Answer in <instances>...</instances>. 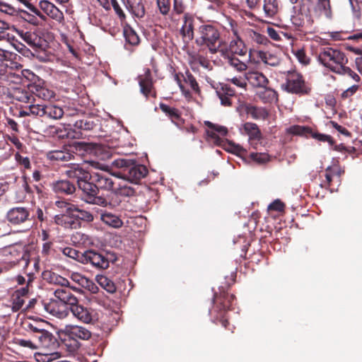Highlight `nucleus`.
Listing matches in <instances>:
<instances>
[{
  "instance_id": "f257e3e1",
  "label": "nucleus",
  "mask_w": 362,
  "mask_h": 362,
  "mask_svg": "<svg viewBox=\"0 0 362 362\" xmlns=\"http://www.w3.org/2000/svg\"><path fill=\"white\" fill-rule=\"evenodd\" d=\"M195 43L202 49H208L211 54H216L222 45L218 30L212 25H201L197 33Z\"/></svg>"
},
{
  "instance_id": "f03ea898",
  "label": "nucleus",
  "mask_w": 362,
  "mask_h": 362,
  "mask_svg": "<svg viewBox=\"0 0 362 362\" xmlns=\"http://www.w3.org/2000/svg\"><path fill=\"white\" fill-rule=\"evenodd\" d=\"M318 60L325 67L337 74L344 70L348 62L344 52L332 47L322 48L318 54Z\"/></svg>"
},
{
  "instance_id": "7ed1b4c3",
  "label": "nucleus",
  "mask_w": 362,
  "mask_h": 362,
  "mask_svg": "<svg viewBox=\"0 0 362 362\" xmlns=\"http://www.w3.org/2000/svg\"><path fill=\"white\" fill-rule=\"evenodd\" d=\"M83 192L82 199L88 204H95L100 206H110L115 207L119 205L121 201L116 197L112 198L110 202L102 196H98L99 189L95 183L89 182L87 180L80 182L78 185Z\"/></svg>"
},
{
  "instance_id": "20e7f679",
  "label": "nucleus",
  "mask_w": 362,
  "mask_h": 362,
  "mask_svg": "<svg viewBox=\"0 0 362 362\" xmlns=\"http://www.w3.org/2000/svg\"><path fill=\"white\" fill-rule=\"evenodd\" d=\"M62 340L71 351L78 348V339L88 340L91 337V332L86 328L73 325H66L59 331Z\"/></svg>"
},
{
  "instance_id": "39448f33",
  "label": "nucleus",
  "mask_w": 362,
  "mask_h": 362,
  "mask_svg": "<svg viewBox=\"0 0 362 362\" xmlns=\"http://www.w3.org/2000/svg\"><path fill=\"white\" fill-rule=\"evenodd\" d=\"M230 32L233 37L227 45L224 46L221 45L218 52H220L222 57L245 56L247 54V49L244 41L239 35L237 25L234 21H230Z\"/></svg>"
},
{
  "instance_id": "423d86ee",
  "label": "nucleus",
  "mask_w": 362,
  "mask_h": 362,
  "mask_svg": "<svg viewBox=\"0 0 362 362\" xmlns=\"http://www.w3.org/2000/svg\"><path fill=\"white\" fill-rule=\"evenodd\" d=\"M300 11L307 12L312 17L328 20L333 17L329 0H300Z\"/></svg>"
},
{
  "instance_id": "0eeeda50",
  "label": "nucleus",
  "mask_w": 362,
  "mask_h": 362,
  "mask_svg": "<svg viewBox=\"0 0 362 362\" xmlns=\"http://www.w3.org/2000/svg\"><path fill=\"white\" fill-rule=\"evenodd\" d=\"M282 87L288 93L299 95L308 94L310 90L302 75L296 71L287 72L286 83Z\"/></svg>"
},
{
  "instance_id": "6e6552de",
  "label": "nucleus",
  "mask_w": 362,
  "mask_h": 362,
  "mask_svg": "<svg viewBox=\"0 0 362 362\" xmlns=\"http://www.w3.org/2000/svg\"><path fill=\"white\" fill-rule=\"evenodd\" d=\"M82 264H90L97 269H105L108 268L110 262H115L116 258L113 255L108 254L107 256L94 250H86L83 252V257H81Z\"/></svg>"
},
{
  "instance_id": "1a4fd4ad",
  "label": "nucleus",
  "mask_w": 362,
  "mask_h": 362,
  "mask_svg": "<svg viewBox=\"0 0 362 362\" xmlns=\"http://www.w3.org/2000/svg\"><path fill=\"white\" fill-rule=\"evenodd\" d=\"M74 147L76 151L91 154L101 160H106L112 157L110 148L93 143L76 142Z\"/></svg>"
},
{
  "instance_id": "9d476101",
  "label": "nucleus",
  "mask_w": 362,
  "mask_h": 362,
  "mask_svg": "<svg viewBox=\"0 0 362 362\" xmlns=\"http://www.w3.org/2000/svg\"><path fill=\"white\" fill-rule=\"evenodd\" d=\"M249 59L255 64L263 63L270 66H277L280 64V57L275 53L256 49L249 50Z\"/></svg>"
},
{
  "instance_id": "9b49d317",
  "label": "nucleus",
  "mask_w": 362,
  "mask_h": 362,
  "mask_svg": "<svg viewBox=\"0 0 362 362\" xmlns=\"http://www.w3.org/2000/svg\"><path fill=\"white\" fill-rule=\"evenodd\" d=\"M6 259L13 265L18 264L21 267H25L28 265L29 254L21 245L10 247L7 250Z\"/></svg>"
},
{
  "instance_id": "f8f14e48",
  "label": "nucleus",
  "mask_w": 362,
  "mask_h": 362,
  "mask_svg": "<svg viewBox=\"0 0 362 362\" xmlns=\"http://www.w3.org/2000/svg\"><path fill=\"white\" fill-rule=\"evenodd\" d=\"M117 174H109L107 172H93L90 175L93 182L95 183L98 189L114 192L117 185Z\"/></svg>"
},
{
  "instance_id": "ddd939ff",
  "label": "nucleus",
  "mask_w": 362,
  "mask_h": 362,
  "mask_svg": "<svg viewBox=\"0 0 362 362\" xmlns=\"http://www.w3.org/2000/svg\"><path fill=\"white\" fill-rule=\"evenodd\" d=\"M34 277L33 275H28V281H27V287H22L20 289L16 290L11 296V303H12V310L14 312L18 311L21 309L23 308V305L25 303V300L27 298V294L28 293L29 287L33 283ZM33 302L30 301V304L26 306L25 309H28L31 307V303Z\"/></svg>"
},
{
  "instance_id": "4468645a",
  "label": "nucleus",
  "mask_w": 362,
  "mask_h": 362,
  "mask_svg": "<svg viewBox=\"0 0 362 362\" xmlns=\"http://www.w3.org/2000/svg\"><path fill=\"white\" fill-rule=\"evenodd\" d=\"M148 173L147 168L143 165H136L132 163L125 174H120L116 176L127 180L131 182L137 183L141 178L144 177Z\"/></svg>"
},
{
  "instance_id": "2eb2a0df",
  "label": "nucleus",
  "mask_w": 362,
  "mask_h": 362,
  "mask_svg": "<svg viewBox=\"0 0 362 362\" xmlns=\"http://www.w3.org/2000/svg\"><path fill=\"white\" fill-rule=\"evenodd\" d=\"M70 310L74 317L84 323H92L98 318L97 314L93 310L88 309L78 305V303L73 305Z\"/></svg>"
},
{
  "instance_id": "dca6fc26",
  "label": "nucleus",
  "mask_w": 362,
  "mask_h": 362,
  "mask_svg": "<svg viewBox=\"0 0 362 362\" xmlns=\"http://www.w3.org/2000/svg\"><path fill=\"white\" fill-rule=\"evenodd\" d=\"M45 309L47 313L59 319L65 318L69 313L68 306L57 300H51L49 303L45 304Z\"/></svg>"
},
{
  "instance_id": "f3484780",
  "label": "nucleus",
  "mask_w": 362,
  "mask_h": 362,
  "mask_svg": "<svg viewBox=\"0 0 362 362\" xmlns=\"http://www.w3.org/2000/svg\"><path fill=\"white\" fill-rule=\"evenodd\" d=\"M12 31L17 33L21 38L33 48H40L42 45V40L35 33L24 31L13 26Z\"/></svg>"
},
{
  "instance_id": "a211bd4d",
  "label": "nucleus",
  "mask_w": 362,
  "mask_h": 362,
  "mask_svg": "<svg viewBox=\"0 0 362 362\" xmlns=\"http://www.w3.org/2000/svg\"><path fill=\"white\" fill-rule=\"evenodd\" d=\"M30 213L25 207H15L10 209L7 213L8 221L15 225L24 223L28 220Z\"/></svg>"
},
{
  "instance_id": "6ab92c4d",
  "label": "nucleus",
  "mask_w": 362,
  "mask_h": 362,
  "mask_svg": "<svg viewBox=\"0 0 362 362\" xmlns=\"http://www.w3.org/2000/svg\"><path fill=\"white\" fill-rule=\"evenodd\" d=\"M40 8L51 18L62 23L64 20V14L54 4L47 0H42L40 1Z\"/></svg>"
},
{
  "instance_id": "aec40b11",
  "label": "nucleus",
  "mask_w": 362,
  "mask_h": 362,
  "mask_svg": "<svg viewBox=\"0 0 362 362\" xmlns=\"http://www.w3.org/2000/svg\"><path fill=\"white\" fill-rule=\"evenodd\" d=\"M69 286H62L57 288L54 295L58 301L64 303L66 305L71 307L78 303L76 297L71 292Z\"/></svg>"
},
{
  "instance_id": "412c9836",
  "label": "nucleus",
  "mask_w": 362,
  "mask_h": 362,
  "mask_svg": "<svg viewBox=\"0 0 362 362\" xmlns=\"http://www.w3.org/2000/svg\"><path fill=\"white\" fill-rule=\"evenodd\" d=\"M205 124L209 127L206 130L207 135L213 139L217 145H220L222 142L221 136H225L228 134L227 128L211 122H206Z\"/></svg>"
},
{
  "instance_id": "4be33fe9",
  "label": "nucleus",
  "mask_w": 362,
  "mask_h": 362,
  "mask_svg": "<svg viewBox=\"0 0 362 362\" xmlns=\"http://www.w3.org/2000/svg\"><path fill=\"white\" fill-rule=\"evenodd\" d=\"M66 175L73 180H76L78 186L80 182L88 180L90 175L86 170L78 164H74L65 171Z\"/></svg>"
},
{
  "instance_id": "5701e85b",
  "label": "nucleus",
  "mask_w": 362,
  "mask_h": 362,
  "mask_svg": "<svg viewBox=\"0 0 362 362\" xmlns=\"http://www.w3.org/2000/svg\"><path fill=\"white\" fill-rule=\"evenodd\" d=\"M246 78L253 87L265 88L269 83L268 78L262 72L255 70L246 71Z\"/></svg>"
},
{
  "instance_id": "b1692460",
  "label": "nucleus",
  "mask_w": 362,
  "mask_h": 362,
  "mask_svg": "<svg viewBox=\"0 0 362 362\" xmlns=\"http://www.w3.org/2000/svg\"><path fill=\"white\" fill-rule=\"evenodd\" d=\"M195 18L189 13H185L183 17V24L180 29V33L183 38L188 41L194 38V25Z\"/></svg>"
},
{
  "instance_id": "393cba45",
  "label": "nucleus",
  "mask_w": 362,
  "mask_h": 362,
  "mask_svg": "<svg viewBox=\"0 0 362 362\" xmlns=\"http://www.w3.org/2000/svg\"><path fill=\"white\" fill-rule=\"evenodd\" d=\"M138 78L141 93L148 96L151 93L153 86L151 70L149 69H144V74L139 75Z\"/></svg>"
},
{
  "instance_id": "a878e982",
  "label": "nucleus",
  "mask_w": 362,
  "mask_h": 362,
  "mask_svg": "<svg viewBox=\"0 0 362 362\" xmlns=\"http://www.w3.org/2000/svg\"><path fill=\"white\" fill-rule=\"evenodd\" d=\"M52 188L57 194H72L76 191L75 185L66 180H61L52 182Z\"/></svg>"
},
{
  "instance_id": "bb28decb",
  "label": "nucleus",
  "mask_w": 362,
  "mask_h": 362,
  "mask_svg": "<svg viewBox=\"0 0 362 362\" xmlns=\"http://www.w3.org/2000/svg\"><path fill=\"white\" fill-rule=\"evenodd\" d=\"M29 89L33 94L45 100H50L54 95L52 90L40 83L31 85Z\"/></svg>"
},
{
  "instance_id": "cd10ccee",
  "label": "nucleus",
  "mask_w": 362,
  "mask_h": 362,
  "mask_svg": "<svg viewBox=\"0 0 362 362\" xmlns=\"http://www.w3.org/2000/svg\"><path fill=\"white\" fill-rule=\"evenodd\" d=\"M127 9L137 18H141L145 15V8L142 0H126Z\"/></svg>"
},
{
  "instance_id": "c85d7f7f",
  "label": "nucleus",
  "mask_w": 362,
  "mask_h": 362,
  "mask_svg": "<svg viewBox=\"0 0 362 362\" xmlns=\"http://www.w3.org/2000/svg\"><path fill=\"white\" fill-rule=\"evenodd\" d=\"M242 134H246L250 140H259L261 138V132L258 126L252 122H245L240 128Z\"/></svg>"
},
{
  "instance_id": "c756f323",
  "label": "nucleus",
  "mask_w": 362,
  "mask_h": 362,
  "mask_svg": "<svg viewBox=\"0 0 362 362\" xmlns=\"http://www.w3.org/2000/svg\"><path fill=\"white\" fill-rule=\"evenodd\" d=\"M216 94L222 105H231V98L235 95V91L231 88L228 87L227 85L222 86L220 88H217Z\"/></svg>"
},
{
  "instance_id": "7c9ffc66",
  "label": "nucleus",
  "mask_w": 362,
  "mask_h": 362,
  "mask_svg": "<svg viewBox=\"0 0 362 362\" xmlns=\"http://www.w3.org/2000/svg\"><path fill=\"white\" fill-rule=\"evenodd\" d=\"M9 30H0V41H6L9 42L18 52L24 53L25 47L22 43L19 42L15 36L8 31Z\"/></svg>"
},
{
  "instance_id": "2f4dec72",
  "label": "nucleus",
  "mask_w": 362,
  "mask_h": 362,
  "mask_svg": "<svg viewBox=\"0 0 362 362\" xmlns=\"http://www.w3.org/2000/svg\"><path fill=\"white\" fill-rule=\"evenodd\" d=\"M43 278L51 284L59 286L60 287L69 286V281L67 279L54 272H45L43 274Z\"/></svg>"
},
{
  "instance_id": "473e14b6",
  "label": "nucleus",
  "mask_w": 362,
  "mask_h": 362,
  "mask_svg": "<svg viewBox=\"0 0 362 362\" xmlns=\"http://www.w3.org/2000/svg\"><path fill=\"white\" fill-rule=\"evenodd\" d=\"M261 88L256 95L263 103H272L278 100L277 93L274 89L267 88V86Z\"/></svg>"
},
{
  "instance_id": "72a5a7b5",
  "label": "nucleus",
  "mask_w": 362,
  "mask_h": 362,
  "mask_svg": "<svg viewBox=\"0 0 362 362\" xmlns=\"http://www.w3.org/2000/svg\"><path fill=\"white\" fill-rule=\"evenodd\" d=\"M12 97L20 102L28 103L30 101L32 94L25 87L18 86L13 88L11 92Z\"/></svg>"
},
{
  "instance_id": "f704fd0d",
  "label": "nucleus",
  "mask_w": 362,
  "mask_h": 362,
  "mask_svg": "<svg viewBox=\"0 0 362 362\" xmlns=\"http://www.w3.org/2000/svg\"><path fill=\"white\" fill-rule=\"evenodd\" d=\"M262 8L266 17L272 18L279 10L278 0H263Z\"/></svg>"
},
{
  "instance_id": "c9c22d12",
  "label": "nucleus",
  "mask_w": 362,
  "mask_h": 362,
  "mask_svg": "<svg viewBox=\"0 0 362 362\" xmlns=\"http://www.w3.org/2000/svg\"><path fill=\"white\" fill-rule=\"evenodd\" d=\"M246 112L247 115H250L254 119L257 120H264L269 115L267 109L254 105L247 106Z\"/></svg>"
},
{
  "instance_id": "e433bc0d",
  "label": "nucleus",
  "mask_w": 362,
  "mask_h": 362,
  "mask_svg": "<svg viewBox=\"0 0 362 362\" xmlns=\"http://www.w3.org/2000/svg\"><path fill=\"white\" fill-rule=\"evenodd\" d=\"M189 63L192 70L196 71L199 69V66H202L204 69H209L211 64L204 57L199 54L190 55Z\"/></svg>"
},
{
  "instance_id": "4c0bfd02",
  "label": "nucleus",
  "mask_w": 362,
  "mask_h": 362,
  "mask_svg": "<svg viewBox=\"0 0 362 362\" xmlns=\"http://www.w3.org/2000/svg\"><path fill=\"white\" fill-rule=\"evenodd\" d=\"M223 57L226 60V63L236 71L241 73L247 71V65L235 56Z\"/></svg>"
},
{
  "instance_id": "58836bf2",
  "label": "nucleus",
  "mask_w": 362,
  "mask_h": 362,
  "mask_svg": "<svg viewBox=\"0 0 362 362\" xmlns=\"http://www.w3.org/2000/svg\"><path fill=\"white\" fill-rule=\"evenodd\" d=\"M72 155L66 150H54L47 153V158L51 160L68 161L71 158Z\"/></svg>"
},
{
  "instance_id": "ea45409f",
  "label": "nucleus",
  "mask_w": 362,
  "mask_h": 362,
  "mask_svg": "<svg viewBox=\"0 0 362 362\" xmlns=\"http://www.w3.org/2000/svg\"><path fill=\"white\" fill-rule=\"evenodd\" d=\"M44 132L49 136H57L59 139L68 137V133L64 127L49 125L45 129Z\"/></svg>"
},
{
  "instance_id": "a19ab883",
  "label": "nucleus",
  "mask_w": 362,
  "mask_h": 362,
  "mask_svg": "<svg viewBox=\"0 0 362 362\" xmlns=\"http://www.w3.org/2000/svg\"><path fill=\"white\" fill-rule=\"evenodd\" d=\"M100 219L105 224L113 228H119L122 226V220L117 216L111 213L102 214Z\"/></svg>"
},
{
  "instance_id": "79ce46f5",
  "label": "nucleus",
  "mask_w": 362,
  "mask_h": 362,
  "mask_svg": "<svg viewBox=\"0 0 362 362\" xmlns=\"http://www.w3.org/2000/svg\"><path fill=\"white\" fill-rule=\"evenodd\" d=\"M45 115L53 119H60L64 115V110L57 105H45Z\"/></svg>"
},
{
  "instance_id": "37998d69",
  "label": "nucleus",
  "mask_w": 362,
  "mask_h": 362,
  "mask_svg": "<svg viewBox=\"0 0 362 362\" xmlns=\"http://www.w3.org/2000/svg\"><path fill=\"white\" fill-rule=\"evenodd\" d=\"M113 192L115 196L119 195L130 197L135 194V189L126 184L122 185L120 183H117Z\"/></svg>"
},
{
  "instance_id": "c03bdc74",
  "label": "nucleus",
  "mask_w": 362,
  "mask_h": 362,
  "mask_svg": "<svg viewBox=\"0 0 362 362\" xmlns=\"http://www.w3.org/2000/svg\"><path fill=\"white\" fill-rule=\"evenodd\" d=\"M160 108L166 115L170 118L173 122H175V120H178L180 118V112L173 107H170L164 103H160Z\"/></svg>"
},
{
  "instance_id": "a18cd8bd",
  "label": "nucleus",
  "mask_w": 362,
  "mask_h": 362,
  "mask_svg": "<svg viewBox=\"0 0 362 362\" xmlns=\"http://www.w3.org/2000/svg\"><path fill=\"white\" fill-rule=\"evenodd\" d=\"M96 281L98 284L109 293H114L116 290L114 283L107 276L103 275H97Z\"/></svg>"
},
{
  "instance_id": "49530a36",
  "label": "nucleus",
  "mask_w": 362,
  "mask_h": 362,
  "mask_svg": "<svg viewBox=\"0 0 362 362\" xmlns=\"http://www.w3.org/2000/svg\"><path fill=\"white\" fill-rule=\"evenodd\" d=\"M60 357V354L57 351L47 352L42 351L35 354V358L37 362H51Z\"/></svg>"
},
{
  "instance_id": "de8ad7c7",
  "label": "nucleus",
  "mask_w": 362,
  "mask_h": 362,
  "mask_svg": "<svg viewBox=\"0 0 362 362\" xmlns=\"http://www.w3.org/2000/svg\"><path fill=\"white\" fill-rule=\"evenodd\" d=\"M41 345L44 347H48L51 344H54L55 339L48 331L43 329L38 335H36Z\"/></svg>"
},
{
  "instance_id": "09e8293b",
  "label": "nucleus",
  "mask_w": 362,
  "mask_h": 362,
  "mask_svg": "<svg viewBox=\"0 0 362 362\" xmlns=\"http://www.w3.org/2000/svg\"><path fill=\"white\" fill-rule=\"evenodd\" d=\"M124 35L126 41L130 45H136L139 43V37L138 35L131 28H124Z\"/></svg>"
},
{
  "instance_id": "8fccbe9b",
  "label": "nucleus",
  "mask_w": 362,
  "mask_h": 362,
  "mask_svg": "<svg viewBox=\"0 0 362 362\" xmlns=\"http://www.w3.org/2000/svg\"><path fill=\"white\" fill-rule=\"evenodd\" d=\"M132 162V160L118 158L112 162V165L115 168H121L122 170V172L118 173L117 174H120L122 175L123 174H125V173L127 172V169L129 168Z\"/></svg>"
},
{
  "instance_id": "3c124183",
  "label": "nucleus",
  "mask_w": 362,
  "mask_h": 362,
  "mask_svg": "<svg viewBox=\"0 0 362 362\" xmlns=\"http://www.w3.org/2000/svg\"><path fill=\"white\" fill-rule=\"evenodd\" d=\"M62 252L65 256H67L74 259H76L78 262L81 263L82 259H81V257H83V252H79L72 247H69L64 248Z\"/></svg>"
},
{
  "instance_id": "603ef678",
  "label": "nucleus",
  "mask_w": 362,
  "mask_h": 362,
  "mask_svg": "<svg viewBox=\"0 0 362 362\" xmlns=\"http://www.w3.org/2000/svg\"><path fill=\"white\" fill-rule=\"evenodd\" d=\"M292 52L300 64L307 65L310 63V58L306 55L303 49H293Z\"/></svg>"
},
{
  "instance_id": "864d4df0",
  "label": "nucleus",
  "mask_w": 362,
  "mask_h": 362,
  "mask_svg": "<svg viewBox=\"0 0 362 362\" xmlns=\"http://www.w3.org/2000/svg\"><path fill=\"white\" fill-rule=\"evenodd\" d=\"M250 158L258 164H264L269 160V156L265 153H251Z\"/></svg>"
},
{
  "instance_id": "5fc2aeb1",
  "label": "nucleus",
  "mask_w": 362,
  "mask_h": 362,
  "mask_svg": "<svg viewBox=\"0 0 362 362\" xmlns=\"http://www.w3.org/2000/svg\"><path fill=\"white\" fill-rule=\"evenodd\" d=\"M184 81L187 83L191 88L194 91L199 90V86L195 78L189 72L186 71L185 75H182Z\"/></svg>"
},
{
  "instance_id": "6e6d98bb",
  "label": "nucleus",
  "mask_w": 362,
  "mask_h": 362,
  "mask_svg": "<svg viewBox=\"0 0 362 362\" xmlns=\"http://www.w3.org/2000/svg\"><path fill=\"white\" fill-rule=\"evenodd\" d=\"M227 80L238 87L245 88L247 86L246 72L243 76H234Z\"/></svg>"
},
{
  "instance_id": "4d7b16f0",
  "label": "nucleus",
  "mask_w": 362,
  "mask_h": 362,
  "mask_svg": "<svg viewBox=\"0 0 362 362\" xmlns=\"http://www.w3.org/2000/svg\"><path fill=\"white\" fill-rule=\"evenodd\" d=\"M15 159L17 163L25 169H30L31 168L30 161L28 157L23 156L19 153L15 154Z\"/></svg>"
},
{
  "instance_id": "13d9d810",
  "label": "nucleus",
  "mask_w": 362,
  "mask_h": 362,
  "mask_svg": "<svg viewBox=\"0 0 362 362\" xmlns=\"http://www.w3.org/2000/svg\"><path fill=\"white\" fill-rule=\"evenodd\" d=\"M226 149L233 153L237 155H242L246 153V151L239 144H235L233 142H228L227 147Z\"/></svg>"
},
{
  "instance_id": "bf43d9fd",
  "label": "nucleus",
  "mask_w": 362,
  "mask_h": 362,
  "mask_svg": "<svg viewBox=\"0 0 362 362\" xmlns=\"http://www.w3.org/2000/svg\"><path fill=\"white\" fill-rule=\"evenodd\" d=\"M288 132L296 135H305L310 132V129L305 127L294 125L288 129Z\"/></svg>"
},
{
  "instance_id": "052dcab7",
  "label": "nucleus",
  "mask_w": 362,
  "mask_h": 362,
  "mask_svg": "<svg viewBox=\"0 0 362 362\" xmlns=\"http://www.w3.org/2000/svg\"><path fill=\"white\" fill-rule=\"evenodd\" d=\"M45 106L42 105H30V112L33 116H45Z\"/></svg>"
},
{
  "instance_id": "680f3d73",
  "label": "nucleus",
  "mask_w": 362,
  "mask_h": 362,
  "mask_svg": "<svg viewBox=\"0 0 362 362\" xmlns=\"http://www.w3.org/2000/svg\"><path fill=\"white\" fill-rule=\"evenodd\" d=\"M70 279L74 282L78 284L79 286L83 287V286H84L85 282H86L88 278L78 272H71L70 274Z\"/></svg>"
},
{
  "instance_id": "e2e57ef3",
  "label": "nucleus",
  "mask_w": 362,
  "mask_h": 362,
  "mask_svg": "<svg viewBox=\"0 0 362 362\" xmlns=\"http://www.w3.org/2000/svg\"><path fill=\"white\" fill-rule=\"evenodd\" d=\"M249 35L252 41H254L259 45L265 44L267 40V37L264 35H263L257 32H255L254 30H251L250 32Z\"/></svg>"
},
{
  "instance_id": "0e129e2a",
  "label": "nucleus",
  "mask_w": 362,
  "mask_h": 362,
  "mask_svg": "<svg viewBox=\"0 0 362 362\" xmlns=\"http://www.w3.org/2000/svg\"><path fill=\"white\" fill-rule=\"evenodd\" d=\"M157 5L163 15L168 13L170 8V0H157Z\"/></svg>"
},
{
  "instance_id": "69168bd1",
  "label": "nucleus",
  "mask_w": 362,
  "mask_h": 362,
  "mask_svg": "<svg viewBox=\"0 0 362 362\" xmlns=\"http://www.w3.org/2000/svg\"><path fill=\"white\" fill-rule=\"evenodd\" d=\"M88 163L95 170H100L102 172H107L109 170V166L103 163H100L99 161L95 160H90L88 161Z\"/></svg>"
},
{
  "instance_id": "338daca9",
  "label": "nucleus",
  "mask_w": 362,
  "mask_h": 362,
  "mask_svg": "<svg viewBox=\"0 0 362 362\" xmlns=\"http://www.w3.org/2000/svg\"><path fill=\"white\" fill-rule=\"evenodd\" d=\"M76 217L87 222H91L93 221V216L91 213L81 209H79Z\"/></svg>"
},
{
  "instance_id": "774afa93",
  "label": "nucleus",
  "mask_w": 362,
  "mask_h": 362,
  "mask_svg": "<svg viewBox=\"0 0 362 362\" xmlns=\"http://www.w3.org/2000/svg\"><path fill=\"white\" fill-rule=\"evenodd\" d=\"M24 18L27 22L34 25H39L42 24V23L39 21L40 18L34 16L31 13L25 12L24 14Z\"/></svg>"
}]
</instances>
